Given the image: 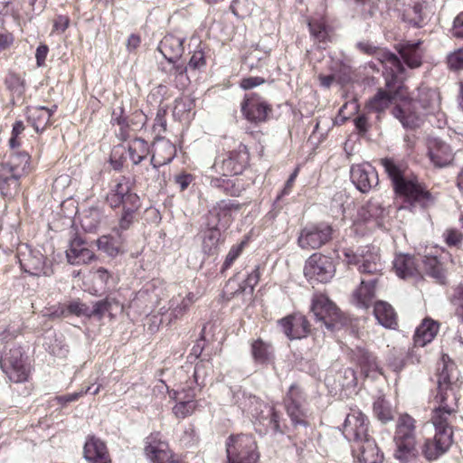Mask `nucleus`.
Returning a JSON list of instances; mask_svg holds the SVG:
<instances>
[{
    "instance_id": "obj_40",
    "label": "nucleus",
    "mask_w": 463,
    "mask_h": 463,
    "mask_svg": "<svg viewBox=\"0 0 463 463\" xmlns=\"http://www.w3.org/2000/svg\"><path fill=\"white\" fill-rule=\"evenodd\" d=\"M429 7V2L426 0L415 3L411 8L406 11L409 22L415 26H420L421 23L430 13Z\"/></svg>"
},
{
    "instance_id": "obj_28",
    "label": "nucleus",
    "mask_w": 463,
    "mask_h": 463,
    "mask_svg": "<svg viewBox=\"0 0 463 463\" xmlns=\"http://www.w3.org/2000/svg\"><path fill=\"white\" fill-rule=\"evenodd\" d=\"M184 41L182 37L166 34L159 43L158 51L169 61H175L184 52Z\"/></svg>"
},
{
    "instance_id": "obj_5",
    "label": "nucleus",
    "mask_w": 463,
    "mask_h": 463,
    "mask_svg": "<svg viewBox=\"0 0 463 463\" xmlns=\"http://www.w3.org/2000/svg\"><path fill=\"white\" fill-rule=\"evenodd\" d=\"M458 372L452 362H446L443 356V367L438 374V392L434 397V406L458 409Z\"/></svg>"
},
{
    "instance_id": "obj_37",
    "label": "nucleus",
    "mask_w": 463,
    "mask_h": 463,
    "mask_svg": "<svg viewBox=\"0 0 463 463\" xmlns=\"http://www.w3.org/2000/svg\"><path fill=\"white\" fill-rule=\"evenodd\" d=\"M197 300L194 293H188L186 296L178 294L170 300V316L175 319L181 318L189 307Z\"/></svg>"
},
{
    "instance_id": "obj_53",
    "label": "nucleus",
    "mask_w": 463,
    "mask_h": 463,
    "mask_svg": "<svg viewBox=\"0 0 463 463\" xmlns=\"http://www.w3.org/2000/svg\"><path fill=\"white\" fill-rule=\"evenodd\" d=\"M451 302L456 307V315L463 322V284H460L454 288Z\"/></svg>"
},
{
    "instance_id": "obj_34",
    "label": "nucleus",
    "mask_w": 463,
    "mask_h": 463,
    "mask_svg": "<svg viewBox=\"0 0 463 463\" xmlns=\"http://www.w3.org/2000/svg\"><path fill=\"white\" fill-rule=\"evenodd\" d=\"M439 330V325L431 319H424L416 328L413 341L415 345L424 346L431 342Z\"/></svg>"
},
{
    "instance_id": "obj_35",
    "label": "nucleus",
    "mask_w": 463,
    "mask_h": 463,
    "mask_svg": "<svg viewBox=\"0 0 463 463\" xmlns=\"http://www.w3.org/2000/svg\"><path fill=\"white\" fill-rule=\"evenodd\" d=\"M251 355L255 363L268 364L274 359V350L269 343L259 338L251 343Z\"/></svg>"
},
{
    "instance_id": "obj_63",
    "label": "nucleus",
    "mask_w": 463,
    "mask_h": 463,
    "mask_svg": "<svg viewBox=\"0 0 463 463\" xmlns=\"http://www.w3.org/2000/svg\"><path fill=\"white\" fill-rule=\"evenodd\" d=\"M204 65H205V59H204V55H203V52H201V51L194 52L189 61L188 67L190 69L196 70V69H200V68L203 67Z\"/></svg>"
},
{
    "instance_id": "obj_52",
    "label": "nucleus",
    "mask_w": 463,
    "mask_h": 463,
    "mask_svg": "<svg viewBox=\"0 0 463 463\" xmlns=\"http://www.w3.org/2000/svg\"><path fill=\"white\" fill-rule=\"evenodd\" d=\"M260 278V267L256 266L254 270L250 273L247 279L243 281L242 285H240L237 291H245L247 288H250V293L253 292L254 287L259 283Z\"/></svg>"
},
{
    "instance_id": "obj_56",
    "label": "nucleus",
    "mask_w": 463,
    "mask_h": 463,
    "mask_svg": "<svg viewBox=\"0 0 463 463\" xmlns=\"http://www.w3.org/2000/svg\"><path fill=\"white\" fill-rule=\"evenodd\" d=\"M362 368L366 372L375 371L378 369L376 358L368 352H363L359 358Z\"/></svg>"
},
{
    "instance_id": "obj_21",
    "label": "nucleus",
    "mask_w": 463,
    "mask_h": 463,
    "mask_svg": "<svg viewBox=\"0 0 463 463\" xmlns=\"http://www.w3.org/2000/svg\"><path fill=\"white\" fill-rule=\"evenodd\" d=\"M241 111L249 121L257 123L265 121L271 109L262 99L252 95L246 97L241 104Z\"/></svg>"
},
{
    "instance_id": "obj_60",
    "label": "nucleus",
    "mask_w": 463,
    "mask_h": 463,
    "mask_svg": "<svg viewBox=\"0 0 463 463\" xmlns=\"http://www.w3.org/2000/svg\"><path fill=\"white\" fill-rule=\"evenodd\" d=\"M443 236L446 243L449 246H458L463 240V234L456 229H448Z\"/></svg>"
},
{
    "instance_id": "obj_46",
    "label": "nucleus",
    "mask_w": 463,
    "mask_h": 463,
    "mask_svg": "<svg viewBox=\"0 0 463 463\" xmlns=\"http://www.w3.org/2000/svg\"><path fill=\"white\" fill-rule=\"evenodd\" d=\"M5 82L14 98L20 99L24 93V80L19 75L10 72L6 76Z\"/></svg>"
},
{
    "instance_id": "obj_1",
    "label": "nucleus",
    "mask_w": 463,
    "mask_h": 463,
    "mask_svg": "<svg viewBox=\"0 0 463 463\" xmlns=\"http://www.w3.org/2000/svg\"><path fill=\"white\" fill-rule=\"evenodd\" d=\"M439 109V95L435 90L420 87L412 98L406 97L392 109L393 116L399 119L404 128H416L423 122L427 114L434 113Z\"/></svg>"
},
{
    "instance_id": "obj_19",
    "label": "nucleus",
    "mask_w": 463,
    "mask_h": 463,
    "mask_svg": "<svg viewBox=\"0 0 463 463\" xmlns=\"http://www.w3.org/2000/svg\"><path fill=\"white\" fill-rule=\"evenodd\" d=\"M458 409L441 408L434 406L430 421L435 432L440 436H447L453 439L452 424L456 419Z\"/></svg>"
},
{
    "instance_id": "obj_33",
    "label": "nucleus",
    "mask_w": 463,
    "mask_h": 463,
    "mask_svg": "<svg viewBox=\"0 0 463 463\" xmlns=\"http://www.w3.org/2000/svg\"><path fill=\"white\" fill-rule=\"evenodd\" d=\"M421 43H401L398 48V52L401 54L403 61L408 67L414 69L421 65L422 60V50L420 49Z\"/></svg>"
},
{
    "instance_id": "obj_20",
    "label": "nucleus",
    "mask_w": 463,
    "mask_h": 463,
    "mask_svg": "<svg viewBox=\"0 0 463 463\" xmlns=\"http://www.w3.org/2000/svg\"><path fill=\"white\" fill-rule=\"evenodd\" d=\"M302 392L297 385H291L286 398V408L294 425L307 426L306 413L302 409Z\"/></svg>"
},
{
    "instance_id": "obj_61",
    "label": "nucleus",
    "mask_w": 463,
    "mask_h": 463,
    "mask_svg": "<svg viewBox=\"0 0 463 463\" xmlns=\"http://www.w3.org/2000/svg\"><path fill=\"white\" fill-rule=\"evenodd\" d=\"M91 387L88 386L86 389H81L79 392L69 393L66 395L57 397V401L61 404H66L68 402H72L77 401L79 398L82 397L84 394L88 393L90 391Z\"/></svg>"
},
{
    "instance_id": "obj_13",
    "label": "nucleus",
    "mask_w": 463,
    "mask_h": 463,
    "mask_svg": "<svg viewBox=\"0 0 463 463\" xmlns=\"http://www.w3.org/2000/svg\"><path fill=\"white\" fill-rule=\"evenodd\" d=\"M335 273V267L330 257L314 253L306 261L304 274L309 280L328 282Z\"/></svg>"
},
{
    "instance_id": "obj_27",
    "label": "nucleus",
    "mask_w": 463,
    "mask_h": 463,
    "mask_svg": "<svg viewBox=\"0 0 463 463\" xmlns=\"http://www.w3.org/2000/svg\"><path fill=\"white\" fill-rule=\"evenodd\" d=\"M354 451L361 463H382L383 454L380 451L375 441L369 437L364 439L362 442L355 443Z\"/></svg>"
},
{
    "instance_id": "obj_25",
    "label": "nucleus",
    "mask_w": 463,
    "mask_h": 463,
    "mask_svg": "<svg viewBox=\"0 0 463 463\" xmlns=\"http://www.w3.org/2000/svg\"><path fill=\"white\" fill-rule=\"evenodd\" d=\"M66 258L71 265H82L94 260V253L87 247L86 242L79 237L71 241L66 250Z\"/></svg>"
},
{
    "instance_id": "obj_55",
    "label": "nucleus",
    "mask_w": 463,
    "mask_h": 463,
    "mask_svg": "<svg viewBox=\"0 0 463 463\" xmlns=\"http://www.w3.org/2000/svg\"><path fill=\"white\" fill-rule=\"evenodd\" d=\"M19 175L12 173L10 176H0V191L3 194L8 195L11 193L8 191L7 186L12 185L15 190L18 187Z\"/></svg>"
},
{
    "instance_id": "obj_29",
    "label": "nucleus",
    "mask_w": 463,
    "mask_h": 463,
    "mask_svg": "<svg viewBox=\"0 0 463 463\" xmlns=\"http://www.w3.org/2000/svg\"><path fill=\"white\" fill-rule=\"evenodd\" d=\"M429 156L434 165L444 167L451 163L453 153L446 143L439 139H433L429 143Z\"/></svg>"
},
{
    "instance_id": "obj_22",
    "label": "nucleus",
    "mask_w": 463,
    "mask_h": 463,
    "mask_svg": "<svg viewBox=\"0 0 463 463\" xmlns=\"http://www.w3.org/2000/svg\"><path fill=\"white\" fill-rule=\"evenodd\" d=\"M84 458L89 463H110L106 444L95 436H89L83 448Z\"/></svg>"
},
{
    "instance_id": "obj_4",
    "label": "nucleus",
    "mask_w": 463,
    "mask_h": 463,
    "mask_svg": "<svg viewBox=\"0 0 463 463\" xmlns=\"http://www.w3.org/2000/svg\"><path fill=\"white\" fill-rule=\"evenodd\" d=\"M393 456L402 463L417 458L419 451L416 440V420L408 414L401 415L397 420L393 437Z\"/></svg>"
},
{
    "instance_id": "obj_7",
    "label": "nucleus",
    "mask_w": 463,
    "mask_h": 463,
    "mask_svg": "<svg viewBox=\"0 0 463 463\" xmlns=\"http://www.w3.org/2000/svg\"><path fill=\"white\" fill-rule=\"evenodd\" d=\"M202 366L196 364L194 372V380L187 381L184 384L174 391L173 398L176 401L173 407V413L178 419H184L192 415L196 409V401L194 398L201 391L203 382L198 383V378Z\"/></svg>"
},
{
    "instance_id": "obj_59",
    "label": "nucleus",
    "mask_w": 463,
    "mask_h": 463,
    "mask_svg": "<svg viewBox=\"0 0 463 463\" xmlns=\"http://www.w3.org/2000/svg\"><path fill=\"white\" fill-rule=\"evenodd\" d=\"M68 311L71 314H75L77 316H86L90 317V307L80 301L75 300L71 302L68 306Z\"/></svg>"
},
{
    "instance_id": "obj_3",
    "label": "nucleus",
    "mask_w": 463,
    "mask_h": 463,
    "mask_svg": "<svg viewBox=\"0 0 463 463\" xmlns=\"http://www.w3.org/2000/svg\"><path fill=\"white\" fill-rule=\"evenodd\" d=\"M381 165L391 178L396 194L411 203L427 206L431 203L430 194L417 180L404 176L403 168L391 158H383Z\"/></svg>"
},
{
    "instance_id": "obj_23",
    "label": "nucleus",
    "mask_w": 463,
    "mask_h": 463,
    "mask_svg": "<svg viewBox=\"0 0 463 463\" xmlns=\"http://www.w3.org/2000/svg\"><path fill=\"white\" fill-rule=\"evenodd\" d=\"M394 85L388 88V90L380 89L377 93L369 100L367 106L369 109L382 112L385 110L393 101L396 105L403 99L404 88L398 87L397 90L392 92Z\"/></svg>"
},
{
    "instance_id": "obj_32",
    "label": "nucleus",
    "mask_w": 463,
    "mask_h": 463,
    "mask_svg": "<svg viewBox=\"0 0 463 463\" xmlns=\"http://www.w3.org/2000/svg\"><path fill=\"white\" fill-rule=\"evenodd\" d=\"M376 279H362L360 286L353 293V302L361 308H368L375 297Z\"/></svg>"
},
{
    "instance_id": "obj_6",
    "label": "nucleus",
    "mask_w": 463,
    "mask_h": 463,
    "mask_svg": "<svg viewBox=\"0 0 463 463\" xmlns=\"http://www.w3.org/2000/svg\"><path fill=\"white\" fill-rule=\"evenodd\" d=\"M338 258L347 265L357 266L360 273L379 275L383 269L378 251L372 247L365 246L354 251L351 248H343Z\"/></svg>"
},
{
    "instance_id": "obj_10",
    "label": "nucleus",
    "mask_w": 463,
    "mask_h": 463,
    "mask_svg": "<svg viewBox=\"0 0 463 463\" xmlns=\"http://www.w3.org/2000/svg\"><path fill=\"white\" fill-rule=\"evenodd\" d=\"M0 366L8 378L14 383L28 380L30 365L26 363L21 347L5 346L0 356Z\"/></svg>"
},
{
    "instance_id": "obj_57",
    "label": "nucleus",
    "mask_w": 463,
    "mask_h": 463,
    "mask_svg": "<svg viewBox=\"0 0 463 463\" xmlns=\"http://www.w3.org/2000/svg\"><path fill=\"white\" fill-rule=\"evenodd\" d=\"M447 62L451 70H463V50L459 49L449 54Z\"/></svg>"
},
{
    "instance_id": "obj_16",
    "label": "nucleus",
    "mask_w": 463,
    "mask_h": 463,
    "mask_svg": "<svg viewBox=\"0 0 463 463\" xmlns=\"http://www.w3.org/2000/svg\"><path fill=\"white\" fill-rule=\"evenodd\" d=\"M343 433L345 437L354 443H359L369 437L368 420L366 416L359 410L352 409L347 414Z\"/></svg>"
},
{
    "instance_id": "obj_31",
    "label": "nucleus",
    "mask_w": 463,
    "mask_h": 463,
    "mask_svg": "<svg viewBox=\"0 0 463 463\" xmlns=\"http://www.w3.org/2000/svg\"><path fill=\"white\" fill-rule=\"evenodd\" d=\"M393 269L402 279L417 278L420 275L415 258L408 254H399L393 260Z\"/></svg>"
},
{
    "instance_id": "obj_64",
    "label": "nucleus",
    "mask_w": 463,
    "mask_h": 463,
    "mask_svg": "<svg viewBox=\"0 0 463 463\" xmlns=\"http://www.w3.org/2000/svg\"><path fill=\"white\" fill-rule=\"evenodd\" d=\"M451 33L454 37L463 39V12L455 17Z\"/></svg>"
},
{
    "instance_id": "obj_44",
    "label": "nucleus",
    "mask_w": 463,
    "mask_h": 463,
    "mask_svg": "<svg viewBox=\"0 0 463 463\" xmlns=\"http://www.w3.org/2000/svg\"><path fill=\"white\" fill-rule=\"evenodd\" d=\"M102 213L98 208H90L83 212L80 218L81 227L89 232H94L99 225Z\"/></svg>"
},
{
    "instance_id": "obj_43",
    "label": "nucleus",
    "mask_w": 463,
    "mask_h": 463,
    "mask_svg": "<svg viewBox=\"0 0 463 463\" xmlns=\"http://www.w3.org/2000/svg\"><path fill=\"white\" fill-rule=\"evenodd\" d=\"M386 76V87L391 88L394 85L400 74H402L404 68L400 59L393 53L389 61L384 65Z\"/></svg>"
},
{
    "instance_id": "obj_36",
    "label": "nucleus",
    "mask_w": 463,
    "mask_h": 463,
    "mask_svg": "<svg viewBox=\"0 0 463 463\" xmlns=\"http://www.w3.org/2000/svg\"><path fill=\"white\" fill-rule=\"evenodd\" d=\"M52 110L45 107H33L28 109V121L36 132L43 131L50 124Z\"/></svg>"
},
{
    "instance_id": "obj_2",
    "label": "nucleus",
    "mask_w": 463,
    "mask_h": 463,
    "mask_svg": "<svg viewBox=\"0 0 463 463\" xmlns=\"http://www.w3.org/2000/svg\"><path fill=\"white\" fill-rule=\"evenodd\" d=\"M249 162V153L245 146L241 145L237 150L231 151L226 155L215 159L210 171L222 175L223 177H217L210 175V184L213 187L223 189L232 195H240L242 185L236 184L235 180L226 178L227 176L237 175L242 173ZM236 181H238L236 179Z\"/></svg>"
},
{
    "instance_id": "obj_8",
    "label": "nucleus",
    "mask_w": 463,
    "mask_h": 463,
    "mask_svg": "<svg viewBox=\"0 0 463 463\" xmlns=\"http://www.w3.org/2000/svg\"><path fill=\"white\" fill-rule=\"evenodd\" d=\"M160 150L167 152V156L162 159H156V156H152L150 165L141 166L137 170L135 175V182L146 186H159L165 184V175L161 174L159 167L169 164L175 156L176 149L171 142H164Z\"/></svg>"
},
{
    "instance_id": "obj_54",
    "label": "nucleus",
    "mask_w": 463,
    "mask_h": 463,
    "mask_svg": "<svg viewBox=\"0 0 463 463\" xmlns=\"http://www.w3.org/2000/svg\"><path fill=\"white\" fill-rule=\"evenodd\" d=\"M166 110L164 109H159L156 112V116L155 118V122L153 125V130L156 134V136H160L166 130Z\"/></svg>"
},
{
    "instance_id": "obj_41",
    "label": "nucleus",
    "mask_w": 463,
    "mask_h": 463,
    "mask_svg": "<svg viewBox=\"0 0 463 463\" xmlns=\"http://www.w3.org/2000/svg\"><path fill=\"white\" fill-rule=\"evenodd\" d=\"M130 190V184L126 178H122L113 190L107 195V202L112 207H118L123 203L124 195Z\"/></svg>"
},
{
    "instance_id": "obj_9",
    "label": "nucleus",
    "mask_w": 463,
    "mask_h": 463,
    "mask_svg": "<svg viewBox=\"0 0 463 463\" xmlns=\"http://www.w3.org/2000/svg\"><path fill=\"white\" fill-rule=\"evenodd\" d=\"M227 463H257L259 452L251 435L231 436L226 443Z\"/></svg>"
},
{
    "instance_id": "obj_58",
    "label": "nucleus",
    "mask_w": 463,
    "mask_h": 463,
    "mask_svg": "<svg viewBox=\"0 0 463 463\" xmlns=\"http://www.w3.org/2000/svg\"><path fill=\"white\" fill-rule=\"evenodd\" d=\"M269 56V52L265 51L261 53V52L255 48L250 52V53L245 57V64L250 68L252 69L254 67H257L258 64L255 61H260L262 59Z\"/></svg>"
},
{
    "instance_id": "obj_30",
    "label": "nucleus",
    "mask_w": 463,
    "mask_h": 463,
    "mask_svg": "<svg viewBox=\"0 0 463 463\" xmlns=\"http://www.w3.org/2000/svg\"><path fill=\"white\" fill-rule=\"evenodd\" d=\"M386 214V209L383 206V202L378 197L371 198L358 211V216L364 222L374 221L376 225H380V220Z\"/></svg>"
},
{
    "instance_id": "obj_38",
    "label": "nucleus",
    "mask_w": 463,
    "mask_h": 463,
    "mask_svg": "<svg viewBox=\"0 0 463 463\" xmlns=\"http://www.w3.org/2000/svg\"><path fill=\"white\" fill-rule=\"evenodd\" d=\"M373 314L379 324L386 328H393L397 325L396 313L387 302H376L373 307Z\"/></svg>"
},
{
    "instance_id": "obj_24",
    "label": "nucleus",
    "mask_w": 463,
    "mask_h": 463,
    "mask_svg": "<svg viewBox=\"0 0 463 463\" xmlns=\"http://www.w3.org/2000/svg\"><path fill=\"white\" fill-rule=\"evenodd\" d=\"M279 324L289 339H300L306 337L309 333L308 321L299 314L282 318Z\"/></svg>"
},
{
    "instance_id": "obj_42",
    "label": "nucleus",
    "mask_w": 463,
    "mask_h": 463,
    "mask_svg": "<svg viewBox=\"0 0 463 463\" xmlns=\"http://www.w3.org/2000/svg\"><path fill=\"white\" fill-rule=\"evenodd\" d=\"M221 232L217 228H210L204 232L202 249L205 254L213 255L218 250Z\"/></svg>"
},
{
    "instance_id": "obj_15",
    "label": "nucleus",
    "mask_w": 463,
    "mask_h": 463,
    "mask_svg": "<svg viewBox=\"0 0 463 463\" xmlns=\"http://www.w3.org/2000/svg\"><path fill=\"white\" fill-rule=\"evenodd\" d=\"M19 262L22 269L33 276H50L52 274V265L40 250L27 249V252L19 253Z\"/></svg>"
},
{
    "instance_id": "obj_18",
    "label": "nucleus",
    "mask_w": 463,
    "mask_h": 463,
    "mask_svg": "<svg viewBox=\"0 0 463 463\" xmlns=\"http://www.w3.org/2000/svg\"><path fill=\"white\" fill-rule=\"evenodd\" d=\"M351 180L362 193H368L378 184V174L370 164H359L351 167Z\"/></svg>"
},
{
    "instance_id": "obj_12",
    "label": "nucleus",
    "mask_w": 463,
    "mask_h": 463,
    "mask_svg": "<svg viewBox=\"0 0 463 463\" xmlns=\"http://www.w3.org/2000/svg\"><path fill=\"white\" fill-rule=\"evenodd\" d=\"M333 235L332 227L325 222L308 224L298 235V243L304 250H317L327 243Z\"/></svg>"
},
{
    "instance_id": "obj_48",
    "label": "nucleus",
    "mask_w": 463,
    "mask_h": 463,
    "mask_svg": "<svg viewBox=\"0 0 463 463\" xmlns=\"http://www.w3.org/2000/svg\"><path fill=\"white\" fill-rule=\"evenodd\" d=\"M373 412L383 423H386L393 418L392 408L384 399L379 398L374 402Z\"/></svg>"
},
{
    "instance_id": "obj_11",
    "label": "nucleus",
    "mask_w": 463,
    "mask_h": 463,
    "mask_svg": "<svg viewBox=\"0 0 463 463\" xmlns=\"http://www.w3.org/2000/svg\"><path fill=\"white\" fill-rule=\"evenodd\" d=\"M311 311L317 319L323 322L328 330H337L344 326V318L338 308L323 294H317L313 297Z\"/></svg>"
},
{
    "instance_id": "obj_26",
    "label": "nucleus",
    "mask_w": 463,
    "mask_h": 463,
    "mask_svg": "<svg viewBox=\"0 0 463 463\" xmlns=\"http://www.w3.org/2000/svg\"><path fill=\"white\" fill-rule=\"evenodd\" d=\"M453 439L434 434L433 439H427L422 446L421 451L428 460L437 459L450 448Z\"/></svg>"
},
{
    "instance_id": "obj_51",
    "label": "nucleus",
    "mask_w": 463,
    "mask_h": 463,
    "mask_svg": "<svg viewBox=\"0 0 463 463\" xmlns=\"http://www.w3.org/2000/svg\"><path fill=\"white\" fill-rule=\"evenodd\" d=\"M247 243H248V241L243 240L240 243L233 245L230 249V250L225 258V260L222 264V269H227L233 264V262L238 259V257L243 251Z\"/></svg>"
},
{
    "instance_id": "obj_50",
    "label": "nucleus",
    "mask_w": 463,
    "mask_h": 463,
    "mask_svg": "<svg viewBox=\"0 0 463 463\" xmlns=\"http://www.w3.org/2000/svg\"><path fill=\"white\" fill-rule=\"evenodd\" d=\"M308 27L313 37L318 42H325L327 40L328 32L326 24L323 21L311 20L308 23Z\"/></svg>"
},
{
    "instance_id": "obj_39",
    "label": "nucleus",
    "mask_w": 463,
    "mask_h": 463,
    "mask_svg": "<svg viewBox=\"0 0 463 463\" xmlns=\"http://www.w3.org/2000/svg\"><path fill=\"white\" fill-rule=\"evenodd\" d=\"M128 154L133 164L138 165L149 154V146L144 139L135 138L128 145Z\"/></svg>"
},
{
    "instance_id": "obj_47",
    "label": "nucleus",
    "mask_w": 463,
    "mask_h": 463,
    "mask_svg": "<svg viewBox=\"0 0 463 463\" xmlns=\"http://www.w3.org/2000/svg\"><path fill=\"white\" fill-rule=\"evenodd\" d=\"M97 246L109 256H116L120 251V241L108 235L101 236L97 241Z\"/></svg>"
},
{
    "instance_id": "obj_45",
    "label": "nucleus",
    "mask_w": 463,
    "mask_h": 463,
    "mask_svg": "<svg viewBox=\"0 0 463 463\" xmlns=\"http://www.w3.org/2000/svg\"><path fill=\"white\" fill-rule=\"evenodd\" d=\"M119 307V303L111 298L97 301L94 303L93 307L90 308V317H96L101 319L106 313L111 314L114 309Z\"/></svg>"
},
{
    "instance_id": "obj_17",
    "label": "nucleus",
    "mask_w": 463,
    "mask_h": 463,
    "mask_svg": "<svg viewBox=\"0 0 463 463\" xmlns=\"http://www.w3.org/2000/svg\"><path fill=\"white\" fill-rule=\"evenodd\" d=\"M144 453L152 463H170L173 458L168 443L160 433H152L144 440Z\"/></svg>"
},
{
    "instance_id": "obj_49",
    "label": "nucleus",
    "mask_w": 463,
    "mask_h": 463,
    "mask_svg": "<svg viewBox=\"0 0 463 463\" xmlns=\"http://www.w3.org/2000/svg\"><path fill=\"white\" fill-rule=\"evenodd\" d=\"M424 268L429 275L442 281L445 279V273L442 265L436 257H425Z\"/></svg>"
},
{
    "instance_id": "obj_14",
    "label": "nucleus",
    "mask_w": 463,
    "mask_h": 463,
    "mask_svg": "<svg viewBox=\"0 0 463 463\" xmlns=\"http://www.w3.org/2000/svg\"><path fill=\"white\" fill-rule=\"evenodd\" d=\"M238 403L244 411L257 419L269 420L276 430L279 428V416L273 406L263 403L258 397L245 392L238 398Z\"/></svg>"
},
{
    "instance_id": "obj_62",
    "label": "nucleus",
    "mask_w": 463,
    "mask_h": 463,
    "mask_svg": "<svg viewBox=\"0 0 463 463\" xmlns=\"http://www.w3.org/2000/svg\"><path fill=\"white\" fill-rule=\"evenodd\" d=\"M122 205L124 210L133 209L135 212L139 206V198L136 194L130 193V191L127 192Z\"/></svg>"
}]
</instances>
